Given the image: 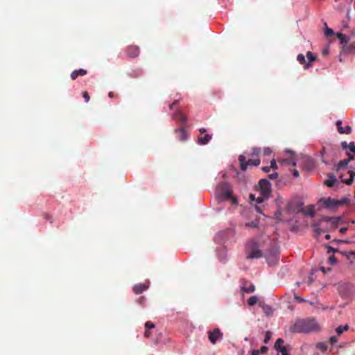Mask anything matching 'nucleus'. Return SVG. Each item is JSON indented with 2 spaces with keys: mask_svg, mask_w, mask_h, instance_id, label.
Returning a JSON list of instances; mask_svg holds the SVG:
<instances>
[{
  "mask_svg": "<svg viewBox=\"0 0 355 355\" xmlns=\"http://www.w3.org/2000/svg\"><path fill=\"white\" fill-rule=\"evenodd\" d=\"M246 252V258L249 259H259L263 257V249H259V245H248Z\"/></svg>",
  "mask_w": 355,
  "mask_h": 355,
  "instance_id": "obj_6",
  "label": "nucleus"
},
{
  "mask_svg": "<svg viewBox=\"0 0 355 355\" xmlns=\"http://www.w3.org/2000/svg\"><path fill=\"white\" fill-rule=\"evenodd\" d=\"M336 126L338 129V132L340 134H347L349 135L352 132V127L349 125L345 126V128H343L342 126V121L338 120L336 121Z\"/></svg>",
  "mask_w": 355,
  "mask_h": 355,
  "instance_id": "obj_13",
  "label": "nucleus"
},
{
  "mask_svg": "<svg viewBox=\"0 0 355 355\" xmlns=\"http://www.w3.org/2000/svg\"><path fill=\"white\" fill-rule=\"evenodd\" d=\"M259 350H257V349H254L252 352V355H259Z\"/></svg>",
  "mask_w": 355,
  "mask_h": 355,
  "instance_id": "obj_55",
  "label": "nucleus"
},
{
  "mask_svg": "<svg viewBox=\"0 0 355 355\" xmlns=\"http://www.w3.org/2000/svg\"><path fill=\"white\" fill-rule=\"evenodd\" d=\"M254 207H255L256 211L258 213H261L262 212V208H261V206L256 205Z\"/></svg>",
  "mask_w": 355,
  "mask_h": 355,
  "instance_id": "obj_51",
  "label": "nucleus"
},
{
  "mask_svg": "<svg viewBox=\"0 0 355 355\" xmlns=\"http://www.w3.org/2000/svg\"><path fill=\"white\" fill-rule=\"evenodd\" d=\"M329 341L331 344H334V343H337L338 339L336 336H331L329 338Z\"/></svg>",
  "mask_w": 355,
  "mask_h": 355,
  "instance_id": "obj_46",
  "label": "nucleus"
},
{
  "mask_svg": "<svg viewBox=\"0 0 355 355\" xmlns=\"http://www.w3.org/2000/svg\"><path fill=\"white\" fill-rule=\"evenodd\" d=\"M175 132L178 134V139L180 141H184L187 139V132L184 128L176 129Z\"/></svg>",
  "mask_w": 355,
  "mask_h": 355,
  "instance_id": "obj_24",
  "label": "nucleus"
},
{
  "mask_svg": "<svg viewBox=\"0 0 355 355\" xmlns=\"http://www.w3.org/2000/svg\"><path fill=\"white\" fill-rule=\"evenodd\" d=\"M108 96H109L110 98H114V97H115L116 96H115V94H114L113 92H109V93H108Z\"/></svg>",
  "mask_w": 355,
  "mask_h": 355,
  "instance_id": "obj_59",
  "label": "nucleus"
},
{
  "mask_svg": "<svg viewBox=\"0 0 355 355\" xmlns=\"http://www.w3.org/2000/svg\"><path fill=\"white\" fill-rule=\"evenodd\" d=\"M341 146L344 150L349 149L351 152L354 153V158L355 157V144L354 142H350L349 144L346 141L341 142Z\"/></svg>",
  "mask_w": 355,
  "mask_h": 355,
  "instance_id": "obj_22",
  "label": "nucleus"
},
{
  "mask_svg": "<svg viewBox=\"0 0 355 355\" xmlns=\"http://www.w3.org/2000/svg\"><path fill=\"white\" fill-rule=\"evenodd\" d=\"M348 173H349V178L348 179H344L343 178V175H341L342 182H345L347 185H351L353 183L354 177H355V172L353 171H349Z\"/></svg>",
  "mask_w": 355,
  "mask_h": 355,
  "instance_id": "obj_23",
  "label": "nucleus"
},
{
  "mask_svg": "<svg viewBox=\"0 0 355 355\" xmlns=\"http://www.w3.org/2000/svg\"><path fill=\"white\" fill-rule=\"evenodd\" d=\"M293 174L295 177H297V178L300 176L299 171L296 169L293 170Z\"/></svg>",
  "mask_w": 355,
  "mask_h": 355,
  "instance_id": "obj_53",
  "label": "nucleus"
},
{
  "mask_svg": "<svg viewBox=\"0 0 355 355\" xmlns=\"http://www.w3.org/2000/svg\"><path fill=\"white\" fill-rule=\"evenodd\" d=\"M259 187L261 196L256 198L254 195L250 194V198L251 200L256 201L257 203L261 204L269 198L271 193V187L270 182L266 179L260 180Z\"/></svg>",
  "mask_w": 355,
  "mask_h": 355,
  "instance_id": "obj_3",
  "label": "nucleus"
},
{
  "mask_svg": "<svg viewBox=\"0 0 355 355\" xmlns=\"http://www.w3.org/2000/svg\"><path fill=\"white\" fill-rule=\"evenodd\" d=\"M336 332L338 336H340L344 332L342 326L338 327L336 329Z\"/></svg>",
  "mask_w": 355,
  "mask_h": 355,
  "instance_id": "obj_42",
  "label": "nucleus"
},
{
  "mask_svg": "<svg viewBox=\"0 0 355 355\" xmlns=\"http://www.w3.org/2000/svg\"><path fill=\"white\" fill-rule=\"evenodd\" d=\"M341 220L340 217H322L318 223L313 225L314 236L318 238L322 234L325 232L324 230H323L324 224L330 225L331 228L335 229L338 227Z\"/></svg>",
  "mask_w": 355,
  "mask_h": 355,
  "instance_id": "obj_2",
  "label": "nucleus"
},
{
  "mask_svg": "<svg viewBox=\"0 0 355 355\" xmlns=\"http://www.w3.org/2000/svg\"><path fill=\"white\" fill-rule=\"evenodd\" d=\"M336 36L339 39L340 42L343 46L349 43V38L345 35H343L341 33H338Z\"/></svg>",
  "mask_w": 355,
  "mask_h": 355,
  "instance_id": "obj_25",
  "label": "nucleus"
},
{
  "mask_svg": "<svg viewBox=\"0 0 355 355\" xmlns=\"http://www.w3.org/2000/svg\"><path fill=\"white\" fill-rule=\"evenodd\" d=\"M87 73V71L85 69H80L78 70H74L71 73V78L72 80H76L78 76H83Z\"/></svg>",
  "mask_w": 355,
  "mask_h": 355,
  "instance_id": "obj_21",
  "label": "nucleus"
},
{
  "mask_svg": "<svg viewBox=\"0 0 355 355\" xmlns=\"http://www.w3.org/2000/svg\"><path fill=\"white\" fill-rule=\"evenodd\" d=\"M278 352H280L282 353V355H290L285 346L281 347V349Z\"/></svg>",
  "mask_w": 355,
  "mask_h": 355,
  "instance_id": "obj_41",
  "label": "nucleus"
},
{
  "mask_svg": "<svg viewBox=\"0 0 355 355\" xmlns=\"http://www.w3.org/2000/svg\"><path fill=\"white\" fill-rule=\"evenodd\" d=\"M252 153H253L254 155H258L260 153V149H259V148H253V149H252Z\"/></svg>",
  "mask_w": 355,
  "mask_h": 355,
  "instance_id": "obj_49",
  "label": "nucleus"
},
{
  "mask_svg": "<svg viewBox=\"0 0 355 355\" xmlns=\"http://www.w3.org/2000/svg\"><path fill=\"white\" fill-rule=\"evenodd\" d=\"M263 257L269 265L275 264L279 258V249L277 245H263Z\"/></svg>",
  "mask_w": 355,
  "mask_h": 355,
  "instance_id": "obj_5",
  "label": "nucleus"
},
{
  "mask_svg": "<svg viewBox=\"0 0 355 355\" xmlns=\"http://www.w3.org/2000/svg\"><path fill=\"white\" fill-rule=\"evenodd\" d=\"M270 169L272 168L273 170L277 169V165L276 163V161L275 159L271 160L270 162Z\"/></svg>",
  "mask_w": 355,
  "mask_h": 355,
  "instance_id": "obj_39",
  "label": "nucleus"
},
{
  "mask_svg": "<svg viewBox=\"0 0 355 355\" xmlns=\"http://www.w3.org/2000/svg\"><path fill=\"white\" fill-rule=\"evenodd\" d=\"M327 53H328V51L327 50H324V51H322V54L323 55H326Z\"/></svg>",
  "mask_w": 355,
  "mask_h": 355,
  "instance_id": "obj_62",
  "label": "nucleus"
},
{
  "mask_svg": "<svg viewBox=\"0 0 355 355\" xmlns=\"http://www.w3.org/2000/svg\"><path fill=\"white\" fill-rule=\"evenodd\" d=\"M145 327L146 328V329H153L155 327V324L150 322V321H148L145 323Z\"/></svg>",
  "mask_w": 355,
  "mask_h": 355,
  "instance_id": "obj_38",
  "label": "nucleus"
},
{
  "mask_svg": "<svg viewBox=\"0 0 355 355\" xmlns=\"http://www.w3.org/2000/svg\"><path fill=\"white\" fill-rule=\"evenodd\" d=\"M245 225H250V226H252V227H255V225H255V223H252L251 224H249V223L245 224Z\"/></svg>",
  "mask_w": 355,
  "mask_h": 355,
  "instance_id": "obj_60",
  "label": "nucleus"
},
{
  "mask_svg": "<svg viewBox=\"0 0 355 355\" xmlns=\"http://www.w3.org/2000/svg\"><path fill=\"white\" fill-rule=\"evenodd\" d=\"M148 288V286L145 284H136L133 287V291L135 294H141Z\"/></svg>",
  "mask_w": 355,
  "mask_h": 355,
  "instance_id": "obj_19",
  "label": "nucleus"
},
{
  "mask_svg": "<svg viewBox=\"0 0 355 355\" xmlns=\"http://www.w3.org/2000/svg\"><path fill=\"white\" fill-rule=\"evenodd\" d=\"M223 334L221 331L216 328L213 331L208 332V338L211 344L214 345L218 340H220L223 338Z\"/></svg>",
  "mask_w": 355,
  "mask_h": 355,
  "instance_id": "obj_8",
  "label": "nucleus"
},
{
  "mask_svg": "<svg viewBox=\"0 0 355 355\" xmlns=\"http://www.w3.org/2000/svg\"><path fill=\"white\" fill-rule=\"evenodd\" d=\"M282 164H287V165H293V166H295L296 165V161H295V159L293 158V157H291V158H288V159H282L281 161Z\"/></svg>",
  "mask_w": 355,
  "mask_h": 355,
  "instance_id": "obj_29",
  "label": "nucleus"
},
{
  "mask_svg": "<svg viewBox=\"0 0 355 355\" xmlns=\"http://www.w3.org/2000/svg\"><path fill=\"white\" fill-rule=\"evenodd\" d=\"M336 36L339 39L340 42L343 46L349 43V38L345 35H343L341 33H338Z\"/></svg>",
  "mask_w": 355,
  "mask_h": 355,
  "instance_id": "obj_26",
  "label": "nucleus"
},
{
  "mask_svg": "<svg viewBox=\"0 0 355 355\" xmlns=\"http://www.w3.org/2000/svg\"><path fill=\"white\" fill-rule=\"evenodd\" d=\"M306 57L309 61L307 64H306V65L304 66V68L305 69H309L311 66L312 62H314L317 58V57L311 51L307 52Z\"/></svg>",
  "mask_w": 355,
  "mask_h": 355,
  "instance_id": "obj_18",
  "label": "nucleus"
},
{
  "mask_svg": "<svg viewBox=\"0 0 355 355\" xmlns=\"http://www.w3.org/2000/svg\"><path fill=\"white\" fill-rule=\"evenodd\" d=\"M342 328L343 329V331H347L349 329V325L346 324L345 326H342Z\"/></svg>",
  "mask_w": 355,
  "mask_h": 355,
  "instance_id": "obj_58",
  "label": "nucleus"
},
{
  "mask_svg": "<svg viewBox=\"0 0 355 355\" xmlns=\"http://www.w3.org/2000/svg\"><path fill=\"white\" fill-rule=\"evenodd\" d=\"M206 131H207V130H206V129H205V128H200V129L199 130V132H200V133L201 135L205 134V133L206 132Z\"/></svg>",
  "mask_w": 355,
  "mask_h": 355,
  "instance_id": "obj_56",
  "label": "nucleus"
},
{
  "mask_svg": "<svg viewBox=\"0 0 355 355\" xmlns=\"http://www.w3.org/2000/svg\"><path fill=\"white\" fill-rule=\"evenodd\" d=\"M178 101L176 100L173 103H171L170 105H169V108L171 110H172L173 108V107L178 103Z\"/></svg>",
  "mask_w": 355,
  "mask_h": 355,
  "instance_id": "obj_54",
  "label": "nucleus"
},
{
  "mask_svg": "<svg viewBox=\"0 0 355 355\" xmlns=\"http://www.w3.org/2000/svg\"><path fill=\"white\" fill-rule=\"evenodd\" d=\"M342 52L345 53H355V42L345 44L342 46Z\"/></svg>",
  "mask_w": 355,
  "mask_h": 355,
  "instance_id": "obj_14",
  "label": "nucleus"
},
{
  "mask_svg": "<svg viewBox=\"0 0 355 355\" xmlns=\"http://www.w3.org/2000/svg\"><path fill=\"white\" fill-rule=\"evenodd\" d=\"M211 135L208 134H205L204 136H199L198 138V143L200 145L207 144L211 139Z\"/></svg>",
  "mask_w": 355,
  "mask_h": 355,
  "instance_id": "obj_20",
  "label": "nucleus"
},
{
  "mask_svg": "<svg viewBox=\"0 0 355 355\" xmlns=\"http://www.w3.org/2000/svg\"><path fill=\"white\" fill-rule=\"evenodd\" d=\"M283 343H284L283 339H282V338H278V339L275 341V345H274L275 349L277 351H279V350L281 349V347H284V346L282 345Z\"/></svg>",
  "mask_w": 355,
  "mask_h": 355,
  "instance_id": "obj_30",
  "label": "nucleus"
},
{
  "mask_svg": "<svg viewBox=\"0 0 355 355\" xmlns=\"http://www.w3.org/2000/svg\"><path fill=\"white\" fill-rule=\"evenodd\" d=\"M270 338H271V333L268 331L265 333V338L263 340V343H268V341L270 340Z\"/></svg>",
  "mask_w": 355,
  "mask_h": 355,
  "instance_id": "obj_37",
  "label": "nucleus"
},
{
  "mask_svg": "<svg viewBox=\"0 0 355 355\" xmlns=\"http://www.w3.org/2000/svg\"><path fill=\"white\" fill-rule=\"evenodd\" d=\"M319 324L313 318L300 319L290 327V331L292 333H309L318 331Z\"/></svg>",
  "mask_w": 355,
  "mask_h": 355,
  "instance_id": "obj_1",
  "label": "nucleus"
},
{
  "mask_svg": "<svg viewBox=\"0 0 355 355\" xmlns=\"http://www.w3.org/2000/svg\"><path fill=\"white\" fill-rule=\"evenodd\" d=\"M291 230V231H295V227H293Z\"/></svg>",
  "mask_w": 355,
  "mask_h": 355,
  "instance_id": "obj_63",
  "label": "nucleus"
},
{
  "mask_svg": "<svg viewBox=\"0 0 355 355\" xmlns=\"http://www.w3.org/2000/svg\"><path fill=\"white\" fill-rule=\"evenodd\" d=\"M216 252L220 261H224L225 259L227 254V249L225 245H220L216 249Z\"/></svg>",
  "mask_w": 355,
  "mask_h": 355,
  "instance_id": "obj_15",
  "label": "nucleus"
},
{
  "mask_svg": "<svg viewBox=\"0 0 355 355\" xmlns=\"http://www.w3.org/2000/svg\"><path fill=\"white\" fill-rule=\"evenodd\" d=\"M139 48L135 45L128 46L126 49V53L130 58H137L139 55Z\"/></svg>",
  "mask_w": 355,
  "mask_h": 355,
  "instance_id": "obj_11",
  "label": "nucleus"
},
{
  "mask_svg": "<svg viewBox=\"0 0 355 355\" xmlns=\"http://www.w3.org/2000/svg\"><path fill=\"white\" fill-rule=\"evenodd\" d=\"M347 155L349 157L348 159H345L340 160L338 163V164L336 166V171H339V170H341L342 168H347V166L349 164V162L354 159V156L352 155H350L349 153H347Z\"/></svg>",
  "mask_w": 355,
  "mask_h": 355,
  "instance_id": "obj_12",
  "label": "nucleus"
},
{
  "mask_svg": "<svg viewBox=\"0 0 355 355\" xmlns=\"http://www.w3.org/2000/svg\"><path fill=\"white\" fill-rule=\"evenodd\" d=\"M327 246V252L328 254H330V253H333L332 254H330L328 259H327V262L329 264L331 265V266H334V265H336L337 263V259L336 257H335V255L334 254L335 252H339L338 250L336 248H331L330 245H326Z\"/></svg>",
  "mask_w": 355,
  "mask_h": 355,
  "instance_id": "obj_9",
  "label": "nucleus"
},
{
  "mask_svg": "<svg viewBox=\"0 0 355 355\" xmlns=\"http://www.w3.org/2000/svg\"><path fill=\"white\" fill-rule=\"evenodd\" d=\"M263 311L266 315H270L272 313V309L269 306H263Z\"/></svg>",
  "mask_w": 355,
  "mask_h": 355,
  "instance_id": "obj_36",
  "label": "nucleus"
},
{
  "mask_svg": "<svg viewBox=\"0 0 355 355\" xmlns=\"http://www.w3.org/2000/svg\"><path fill=\"white\" fill-rule=\"evenodd\" d=\"M317 348L322 351H325L327 349V347L325 346V345L322 343H319L317 344Z\"/></svg>",
  "mask_w": 355,
  "mask_h": 355,
  "instance_id": "obj_40",
  "label": "nucleus"
},
{
  "mask_svg": "<svg viewBox=\"0 0 355 355\" xmlns=\"http://www.w3.org/2000/svg\"><path fill=\"white\" fill-rule=\"evenodd\" d=\"M257 301L258 298L257 296H251L248 300V304L250 306H254V304H257Z\"/></svg>",
  "mask_w": 355,
  "mask_h": 355,
  "instance_id": "obj_33",
  "label": "nucleus"
},
{
  "mask_svg": "<svg viewBox=\"0 0 355 355\" xmlns=\"http://www.w3.org/2000/svg\"><path fill=\"white\" fill-rule=\"evenodd\" d=\"M83 97L85 98V100L87 103L89 101V96L87 92H84L83 93Z\"/></svg>",
  "mask_w": 355,
  "mask_h": 355,
  "instance_id": "obj_44",
  "label": "nucleus"
},
{
  "mask_svg": "<svg viewBox=\"0 0 355 355\" xmlns=\"http://www.w3.org/2000/svg\"><path fill=\"white\" fill-rule=\"evenodd\" d=\"M324 25L327 26V24L325 23ZM334 34V31L331 28H328L327 26H326V30L324 31L325 36L329 37V36L333 35Z\"/></svg>",
  "mask_w": 355,
  "mask_h": 355,
  "instance_id": "obj_34",
  "label": "nucleus"
},
{
  "mask_svg": "<svg viewBox=\"0 0 355 355\" xmlns=\"http://www.w3.org/2000/svg\"><path fill=\"white\" fill-rule=\"evenodd\" d=\"M278 173L277 172L272 173L268 175V178L271 180H275L278 177Z\"/></svg>",
  "mask_w": 355,
  "mask_h": 355,
  "instance_id": "obj_43",
  "label": "nucleus"
},
{
  "mask_svg": "<svg viewBox=\"0 0 355 355\" xmlns=\"http://www.w3.org/2000/svg\"><path fill=\"white\" fill-rule=\"evenodd\" d=\"M302 211L304 214H306L307 216H310L311 217H313L314 216V214H315V210L313 209V207H310V208L306 209H303V210H302Z\"/></svg>",
  "mask_w": 355,
  "mask_h": 355,
  "instance_id": "obj_31",
  "label": "nucleus"
},
{
  "mask_svg": "<svg viewBox=\"0 0 355 355\" xmlns=\"http://www.w3.org/2000/svg\"><path fill=\"white\" fill-rule=\"evenodd\" d=\"M294 297H295V299L297 301H298L299 302H304V301H305V300H304V299H303V298H302V297H299V296H297V295H295Z\"/></svg>",
  "mask_w": 355,
  "mask_h": 355,
  "instance_id": "obj_48",
  "label": "nucleus"
},
{
  "mask_svg": "<svg viewBox=\"0 0 355 355\" xmlns=\"http://www.w3.org/2000/svg\"><path fill=\"white\" fill-rule=\"evenodd\" d=\"M239 161L240 162V168L242 171H245L247 169L248 166H257L260 164L259 159H248L246 161V157L243 155H241L239 157Z\"/></svg>",
  "mask_w": 355,
  "mask_h": 355,
  "instance_id": "obj_7",
  "label": "nucleus"
},
{
  "mask_svg": "<svg viewBox=\"0 0 355 355\" xmlns=\"http://www.w3.org/2000/svg\"><path fill=\"white\" fill-rule=\"evenodd\" d=\"M217 198L219 200L230 199L234 204L238 202L236 198L232 196V191L229 184L223 182L216 188Z\"/></svg>",
  "mask_w": 355,
  "mask_h": 355,
  "instance_id": "obj_4",
  "label": "nucleus"
},
{
  "mask_svg": "<svg viewBox=\"0 0 355 355\" xmlns=\"http://www.w3.org/2000/svg\"><path fill=\"white\" fill-rule=\"evenodd\" d=\"M297 60L301 64L305 66L307 64L304 55L302 53L297 55Z\"/></svg>",
  "mask_w": 355,
  "mask_h": 355,
  "instance_id": "obj_32",
  "label": "nucleus"
},
{
  "mask_svg": "<svg viewBox=\"0 0 355 355\" xmlns=\"http://www.w3.org/2000/svg\"><path fill=\"white\" fill-rule=\"evenodd\" d=\"M255 290V286L254 284H251L249 286L245 285V282H244L243 285L242 286V291L245 293H253Z\"/></svg>",
  "mask_w": 355,
  "mask_h": 355,
  "instance_id": "obj_27",
  "label": "nucleus"
},
{
  "mask_svg": "<svg viewBox=\"0 0 355 355\" xmlns=\"http://www.w3.org/2000/svg\"><path fill=\"white\" fill-rule=\"evenodd\" d=\"M349 200L348 198H344L340 200H337V202H338L337 205L338 207V206H340V205H343L345 204H347V203H349Z\"/></svg>",
  "mask_w": 355,
  "mask_h": 355,
  "instance_id": "obj_35",
  "label": "nucleus"
},
{
  "mask_svg": "<svg viewBox=\"0 0 355 355\" xmlns=\"http://www.w3.org/2000/svg\"><path fill=\"white\" fill-rule=\"evenodd\" d=\"M304 168L308 171H311L315 168V162L311 157H307L304 159Z\"/></svg>",
  "mask_w": 355,
  "mask_h": 355,
  "instance_id": "obj_16",
  "label": "nucleus"
},
{
  "mask_svg": "<svg viewBox=\"0 0 355 355\" xmlns=\"http://www.w3.org/2000/svg\"><path fill=\"white\" fill-rule=\"evenodd\" d=\"M337 179L336 178L332 175L330 176V178L329 180H327L325 182H324V184L326 186H327L328 187H332L336 182H337Z\"/></svg>",
  "mask_w": 355,
  "mask_h": 355,
  "instance_id": "obj_28",
  "label": "nucleus"
},
{
  "mask_svg": "<svg viewBox=\"0 0 355 355\" xmlns=\"http://www.w3.org/2000/svg\"><path fill=\"white\" fill-rule=\"evenodd\" d=\"M320 202H322L326 208L333 209L334 207H338L337 205V200L331 198H321Z\"/></svg>",
  "mask_w": 355,
  "mask_h": 355,
  "instance_id": "obj_10",
  "label": "nucleus"
},
{
  "mask_svg": "<svg viewBox=\"0 0 355 355\" xmlns=\"http://www.w3.org/2000/svg\"><path fill=\"white\" fill-rule=\"evenodd\" d=\"M173 119L178 121L180 123H185L187 121V117L180 110H178L176 113L172 115Z\"/></svg>",
  "mask_w": 355,
  "mask_h": 355,
  "instance_id": "obj_17",
  "label": "nucleus"
},
{
  "mask_svg": "<svg viewBox=\"0 0 355 355\" xmlns=\"http://www.w3.org/2000/svg\"><path fill=\"white\" fill-rule=\"evenodd\" d=\"M259 350V354L260 353H265L267 352L268 350V347L266 346H262Z\"/></svg>",
  "mask_w": 355,
  "mask_h": 355,
  "instance_id": "obj_47",
  "label": "nucleus"
},
{
  "mask_svg": "<svg viewBox=\"0 0 355 355\" xmlns=\"http://www.w3.org/2000/svg\"><path fill=\"white\" fill-rule=\"evenodd\" d=\"M325 239H330V234H326L325 236H324Z\"/></svg>",
  "mask_w": 355,
  "mask_h": 355,
  "instance_id": "obj_61",
  "label": "nucleus"
},
{
  "mask_svg": "<svg viewBox=\"0 0 355 355\" xmlns=\"http://www.w3.org/2000/svg\"><path fill=\"white\" fill-rule=\"evenodd\" d=\"M320 270H322L324 273H327L328 272H330L331 270V268H325L324 266H321L320 268Z\"/></svg>",
  "mask_w": 355,
  "mask_h": 355,
  "instance_id": "obj_45",
  "label": "nucleus"
},
{
  "mask_svg": "<svg viewBox=\"0 0 355 355\" xmlns=\"http://www.w3.org/2000/svg\"><path fill=\"white\" fill-rule=\"evenodd\" d=\"M151 335V333L150 332V331L148 329H146L144 332V336L146 337V338H149Z\"/></svg>",
  "mask_w": 355,
  "mask_h": 355,
  "instance_id": "obj_52",
  "label": "nucleus"
},
{
  "mask_svg": "<svg viewBox=\"0 0 355 355\" xmlns=\"http://www.w3.org/2000/svg\"><path fill=\"white\" fill-rule=\"evenodd\" d=\"M261 170L266 173H268L270 171V166H263L261 168Z\"/></svg>",
  "mask_w": 355,
  "mask_h": 355,
  "instance_id": "obj_50",
  "label": "nucleus"
},
{
  "mask_svg": "<svg viewBox=\"0 0 355 355\" xmlns=\"http://www.w3.org/2000/svg\"><path fill=\"white\" fill-rule=\"evenodd\" d=\"M347 227H342L340 229V232L342 234H344L347 231Z\"/></svg>",
  "mask_w": 355,
  "mask_h": 355,
  "instance_id": "obj_57",
  "label": "nucleus"
}]
</instances>
